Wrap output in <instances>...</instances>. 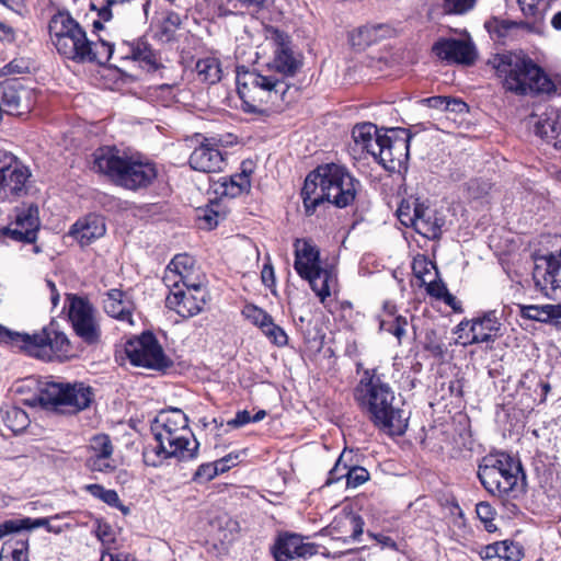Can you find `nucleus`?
<instances>
[{
  "instance_id": "774afa93",
  "label": "nucleus",
  "mask_w": 561,
  "mask_h": 561,
  "mask_svg": "<svg viewBox=\"0 0 561 561\" xmlns=\"http://www.w3.org/2000/svg\"><path fill=\"white\" fill-rule=\"evenodd\" d=\"M252 422V416L247 410L238 411L236 416L227 422V425L233 428H239Z\"/></svg>"
},
{
  "instance_id": "20e7f679",
  "label": "nucleus",
  "mask_w": 561,
  "mask_h": 561,
  "mask_svg": "<svg viewBox=\"0 0 561 561\" xmlns=\"http://www.w3.org/2000/svg\"><path fill=\"white\" fill-rule=\"evenodd\" d=\"M91 169L126 190L147 188L157 179L156 163L139 153H127L116 147H101L92 153Z\"/></svg>"
},
{
  "instance_id": "2eb2a0df",
  "label": "nucleus",
  "mask_w": 561,
  "mask_h": 561,
  "mask_svg": "<svg viewBox=\"0 0 561 561\" xmlns=\"http://www.w3.org/2000/svg\"><path fill=\"white\" fill-rule=\"evenodd\" d=\"M31 171L12 153L0 150V201H12L25 192Z\"/></svg>"
},
{
  "instance_id": "680f3d73",
  "label": "nucleus",
  "mask_w": 561,
  "mask_h": 561,
  "mask_svg": "<svg viewBox=\"0 0 561 561\" xmlns=\"http://www.w3.org/2000/svg\"><path fill=\"white\" fill-rule=\"evenodd\" d=\"M455 333L457 334L456 343L463 346L476 344L472 339L471 323L470 320L461 321L457 327Z\"/></svg>"
},
{
  "instance_id": "ddd939ff",
  "label": "nucleus",
  "mask_w": 561,
  "mask_h": 561,
  "mask_svg": "<svg viewBox=\"0 0 561 561\" xmlns=\"http://www.w3.org/2000/svg\"><path fill=\"white\" fill-rule=\"evenodd\" d=\"M205 275L193 256L176 254L165 268L163 283L168 288L184 287L199 293L205 285Z\"/></svg>"
},
{
  "instance_id": "1a4fd4ad",
  "label": "nucleus",
  "mask_w": 561,
  "mask_h": 561,
  "mask_svg": "<svg viewBox=\"0 0 561 561\" xmlns=\"http://www.w3.org/2000/svg\"><path fill=\"white\" fill-rule=\"evenodd\" d=\"M297 274L307 279L321 301L331 295L335 279L331 273L323 270L320 264L319 249L309 239H296L294 242Z\"/></svg>"
},
{
  "instance_id": "13d9d810",
  "label": "nucleus",
  "mask_w": 561,
  "mask_h": 561,
  "mask_svg": "<svg viewBox=\"0 0 561 561\" xmlns=\"http://www.w3.org/2000/svg\"><path fill=\"white\" fill-rule=\"evenodd\" d=\"M226 471V467H218L216 462L214 463H205L198 467L195 472V480H204L209 481L214 479L218 473H222Z\"/></svg>"
},
{
  "instance_id": "3c124183",
  "label": "nucleus",
  "mask_w": 561,
  "mask_h": 561,
  "mask_svg": "<svg viewBox=\"0 0 561 561\" xmlns=\"http://www.w3.org/2000/svg\"><path fill=\"white\" fill-rule=\"evenodd\" d=\"M424 350L430 352L435 357H440L444 355V344L438 339L436 331L428 330L425 333L424 337Z\"/></svg>"
},
{
  "instance_id": "72a5a7b5",
  "label": "nucleus",
  "mask_w": 561,
  "mask_h": 561,
  "mask_svg": "<svg viewBox=\"0 0 561 561\" xmlns=\"http://www.w3.org/2000/svg\"><path fill=\"white\" fill-rule=\"evenodd\" d=\"M22 94H26L24 89L19 90L13 84L0 85V105L4 106L2 111L11 115H23L25 110L28 111L30 107L21 103Z\"/></svg>"
},
{
  "instance_id": "338daca9",
  "label": "nucleus",
  "mask_w": 561,
  "mask_h": 561,
  "mask_svg": "<svg viewBox=\"0 0 561 561\" xmlns=\"http://www.w3.org/2000/svg\"><path fill=\"white\" fill-rule=\"evenodd\" d=\"M425 206L419 202V198L410 196L409 198H400L396 210H425Z\"/></svg>"
},
{
  "instance_id": "423d86ee",
  "label": "nucleus",
  "mask_w": 561,
  "mask_h": 561,
  "mask_svg": "<svg viewBox=\"0 0 561 561\" xmlns=\"http://www.w3.org/2000/svg\"><path fill=\"white\" fill-rule=\"evenodd\" d=\"M151 431L157 442L151 451L160 459L171 457L192 459L196 456L198 442L193 437L188 428V419L181 410L160 412Z\"/></svg>"
},
{
  "instance_id": "8fccbe9b",
  "label": "nucleus",
  "mask_w": 561,
  "mask_h": 561,
  "mask_svg": "<svg viewBox=\"0 0 561 561\" xmlns=\"http://www.w3.org/2000/svg\"><path fill=\"white\" fill-rule=\"evenodd\" d=\"M31 60L24 57L14 58L0 69L1 76L22 75L28 72Z\"/></svg>"
},
{
  "instance_id": "c756f323",
  "label": "nucleus",
  "mask_w": 561,
  "mask_h": 561,
  "mask_svg": "<svg viewBox=\"0 0 561 561\" xmlns=\"http://www.w3.org/2000/svg\"><path fill=\"white\" fill-rule=\"evenodd\" d=\"M122 50V59H133L141 61L150 68H157V57L150 45L142 41L137 39L133 43H124L119 48Z\"/></svg>"
},
{
  "instance_id": "58836bf2",
  "label": "nucleus",
  "mask_w": 561,
  "mask_h": 561,
  "mask_svg": "<svg viewBox=\"0 0 561 561\" xmlns=\"http://www.w3.org/2000/svg\"><path fill=\"white\" fill-rule=\"evenodd\" d=\"M85 490L95 499L101 500L107 505L118 508L124 515L129 514V508L119 500V496L115 490H107L101 484H88Z\"/></svg>"
},
{
  "instance_id": "412c9836",
  "label": "nucleus",
  "mask_w": 561,
  "mask_h": 561,
  "mask_svg": "<svg viewBox=\"0 0 561 561\" xmlns=\"http://www.w3.org/2000/svg\"><path fill=\"white\" fill-rule=\"evenodd\" d=\"M165 304L182 318H191L198 314L205 305V293L186 289L184 287L169 288Z\"/></svg>"
},
{
  "instance_id": "0e129e2a",
  "label": "nucleus",
  "mask_w": 561,
  "mask_h": 561,
  "mask_svg": "<svg viewBox=\"0 0 561 561\" xmlns=\"http://www.w3.org/2000/svg\"><path fill=\"white\" fill-rule=\"evenodd\" d=\"M479 556L484 561L501 560V542L497 541L482 547L479 551Z\"/></svg>"
},
{
  "instance_id": "a211bd4d",
  "label": "nucleus",
  "mask_w": 561,
  "mask_h": 561,
  "mask_svg": "<svg viewBox=\"0 0 561 561\" xmlns=\"http://www.w3.org/2000/svg\"><path fill=\"white\" fill-rule=\"evenodd\" d=\"M533 278L536 288L546 296L561 294V250L537 257Z\"/></svg>"
},
{
  "instance_id": "aec40b11",
  "label": "nucleus",
  "mask_w": 561,
  "mask_h": 561,
  "mask_svg": "<svg viewBox=\"0 0 561 561\" xmlns=\"http://www.w3.org/2000/svg\"><path fill=\"white\" fill-rule=\"evenodd\" d=\"M318 552V546L306 541L304 537L296 534H284L278 537L274 548L276 561H300L306 560Z\"/></svg>"
},
{
  "instance_id": "de8ad7c7",
  "label": "nucleus",
  "mask_w": 561,
  "mask_h": 561,
  "mask_svg": "<svg viewBox=\"0 0 561 561\" xmlns=\"http://www.w3.org/2000/svg\"><path fill=\"white\" fill-rule=\"evenodd\" d=\"M501 542V560L520 561L524 558V549L518 542L503 540Z\"/></svg>"
},
{
  "instance_id": "7ed1b4c3",
  "label": "nucleus",
  "mask_w": 561,
  "mask_h": 561,
  "mask_svg": "<svg viewBox=\"0 0 561 561\" xmlns=\"http://www.w3.org/2000/svg\"><path fill=\"white\" fill-rule=\"evenodd\" d=\"M354 399L378 430L392 436L405 433L409 417L396 403L392 388L375 370L364 371L354 389Z\"/></svg>"
},
{
  "instance_id": "ea45409f",
  "label": "nucleus",
  "mask_w": 561,
  "mask_h": 561,
  "mask_svg": "<svg viewBox=\"0 0 561 561\" xmlns=\"http://www.w3.org/2000/svg\"><path fill=\"white\" fill-rule=\"evenodd\" d=\"M16 401L23 405L35 408V379L32 377L15 382L13 387Z\"/></svg>"
},
{
  "instance_id": "6ab92c4d",
  "label": "nucleus",
  "mask_w": 561,
  "mask_h": 561,
  "mask_svg": "<svg viewBox=\"0 0 561 561\" xmlns=\"http://www.w3.org/2000/svg\"><path fill=\"white\" fill-rule=\"evenodd\" d=\"M432 50L439 59L454 64L469 66L477 59V50L470 39L440 38Z\"/></svg>"
},
{
  "instance_id": "e433bc0d",
  "label": "nucleus",
  "mask_w": 561,
  "mask_h": 561,
  "mask_svg": "<svg viewBox=\"0 0 561 561\" xmlns=\"http://www.w3.org/2000/svg\"><path fill=\"white\" fill-rule=\"evenodd\" d=\"M247 162H242L241 172L236 173L229 178L228 181L222 183V192L221 194L225 196L236 197L243 192H247L251 186L250 175L251 170L249 172L245 170Z\"/></svg>"
},
{
  "instance_id": "7c9ffc66",
  "label": "nucleus",
  "mask_w": 561,
  "mask_h": 561,
  "mask_svg": "<svg viewBox=\"0 0 561 561\" xmlns=\"http://www.w3.org/2000/svg\"><path fill=\"white\" fill-rule=\"evenodd\" d=\"M114 53V45L104 39L92 42L88 39L87 45L80 56L78 62H96L99 65H105Z\"/></svg>"
},
{
  "instance_id": "4c0bfd02",
  "label": "nucleus",
  "mask_w": 561,
  "mask_h": 561,
  "mask_svg": "<svg viewBox=\"0 0 561 561\" xmlns=\"http://www.w3.org/2000/svg\"><path fill=\"white\" fill-rule=\"evenodd\" d=\"M24 218L16 217L15 227L1 228V236L8 237L15 241H25L28 243L35 242V229L24 228V221H27L32 213H24Z\"/></svg>"
},
{
  "instance_id": "c85d7f7f",
  "label": "nucleus",
  "mask_w": 561,
  "mask_h": 561,
  "mask_svg": "<svg viewBox=\"0 0 561 561\" xmlns=\"http://www.w3.org/2000/svg\"><path fill=\"white\" fill-rule=\"evenodd\" d=\"M0 344L15 348L31 357L35 356V334L12 331L0 324Z\"/></svg>"
},
{
  "instance_id": "9d476101",
  "label": "nucleus",
  "mask_w": 561,
  "mask_h": 561,
  "mask_svg": "<svg viewBox=\"0 0 561 561\" xmlns=\"http://www.w3.org/2000/svg\"><path fill=\"white\" fill-rule=\"evenodd\" d=\"M50 41L58 54L78 62L79 57L87 45L85 30L76 21L69 12L59 11L54 14L48 24Z\"/></svg>"
},
{
  "instance_id": "0eeeda50",
  "label": "nucleus",
  "mask_w": 561,
  "mask_h": 561,
  "mask_svg": "<svg viewBox=\"0 0 561 561\" xmlns=\"http://www.w3.org/2000/svg\"><path fill=\"white\" fill-rule=\"evenodd\" d=\"M94 400L93 388L81 381L37 380V403L55 412L79 413Z\"/></svg>"
},
{
  "instance_id": "f704fd0d",
  "label": "nucleus",
  "mask_w": 561,
  "mask_h": 561,
  "mask_svg": "<svg viewBox=\"0 0 561 561\" xmlns=\"http://www.w3.org/2000/svg\"><path fill=\"white\" fill-rule=\"evenodd\" d=\"M0 414L5 426L14 434L22 433L31 424L30 415L16 405H4L0 409Z\"/></svg>"
},
{
  "instance_id": "37998d69",
  "label": "nucleus",
  "mask_w": 561,
  "mask_h": 561,
  "mask_svg": "<svg viewBox=\"0 0 561 561\" xmlns=\"http://www.w3.org/2000/svg\"><path fill=\"white\" fill-rule=\"evenodd\" d=\"M377 27L375 26H363L354 31L350 36L352 46L358 49L371 45L376 41Z\"/></svg>"
},
{
  "instance_id": "f03ea898",
  "label": "nucleus",
  "mask_w": 561,
  "mask_h": 561,
  "mask_svg": "<svg viewBox=\"0 0 561 561\" xmlns=\"http://www.w3.org/2000/svg\"><path fill=\"white\" fill-rule=\"evenodd\" d=\"M362 183L351 171L337 163L318 165L305 179L301 198L305 210L346 208L354 205Z\"/></svg>"
},
{
  "instance_id": "c9c22d12",
  "label": "nucleus",
  "mask_w": 561,
  "mask_h": 561,
  "mask_svg": "<svg viewBox=\"0 0 561 561\" xmlns=\"http://www.w3.org/2000/svg\"><path fill=\"white\" fill-rule=\"evenodd\" d=\"M195 71L198 80L207 84H215L222 77L220 60L211 56L198 59L195 65Z\"/></svg>"
},
{
  "instance_id": "4468645a",
  "label": "nucleus",
  "mask_w": 561,
  "mask_h": 561,
  "mask_svg": "<svg viewBox=\"0 0 561 561\" xmlns=\"http://www.w3.org/2000/svg\"><path fill=\"white\" fill-rule=\"evenodd\" d=\"M35 527L31 518L7 519L0 524V539L10 537L3 542L0 558L11 557L13 561H28V534Z\"/></svg>"
},
{
  "instance_id": "f8f14e48",
  "label": "nucleus",
  "mask_w": 561,
  "mask_h": 561,
  "mask_svg": "<svg viewBox=\"0 0 561 561\" xmlns=\"http://www.w3.org/2000/svg\"><path fill=\"white\" fill-rule=\"evenodd\" d=\"M125 353L135 366L163 369L171 364L156 336L150 332L128 340L125 344Z\"/></svg>"
},
{
  "instance_id": "6e6d98bb",
  "label": "nucleus",
  "mask_w": 561,
  "mask_h": 561,
  "mask_svg": "<svg viewBox=\"0 0 561 561\" xmlns=\"http://www.w3.org/2000/svg\"><path fill=\"white\" fill-rule=\"evenodd\" d=\"M561 130V126L559 123L552 118H548L546 121H540L537 124V133L546 138L551 139L559 136V133Z\"/></svg>"
},
{
  "instance_id": "a18cd8bd",
  "label": "nucleus",
  "mask_w": 561,
  "mask_h": 561,
  "mask_svg": "<svg viewBox=\"0 0 561 561\" xmlns=\"http://www.w3.org/2000/svg\"><path fill=\"white\" fill-rule=\"evenodd\" d=\"M91 456H112L113 445L110 437L105 434H99L92 437L90 442Z\"/></svg>"
},
{
  "instance_id": "5701e85b",
  "label": "nucleus",
  "mask_w": 561,
  "mask_h": 561,
  "mask_svg": "<svg viewBox=\"0 0 561 561\" xmlns=\"http://www.w3.org/2000/svg\"><path fill=\"white\" fill-rule=\"evenodd\" d=\"M103 308L111 318L129 327L135 325L134 313L136 306L128 293L117 288L106 291L103 299Z\"/></svg>"
},
{
  "instance_id": "6e6552de",
  "label": "nucleus",
  "mask_w": 561,
  "mask_h": 561,
  "mask_svg": "<svg viewBox=\"0 0 561 561\" xmlns=\"http://www.w3.org/2000/svg\"><path fill=\"white\" fill-rule=\"evenodd\" d=\"M522 471L519 462L510 455L501 453L483 459L478 477L484 489L500 499H507L514 492Z\"/></svg>"
},
{
  "instance_id": "473e14b6",
  "label": "nucleus",
  "mask_w": 561,
  "mask_h": 561,
  "mask_svg": "<svg viewBox=\"0 0 561 561\" xmlns=\"http://www.w3.org/2000/svg\"><path fill=\"white\" fill-rule=\"evenodd\" d=\"M413 215H416L413 228L419 234L427 239L439 238L444 219L438 217L437 213H413Z\"/></svg>"
},
{
  "instance_id": "052dcab7",
  "label": "nucleus",
  "mask_w": 561,
  "mask_h": 561,
  "mask_svg": "<svg viewBox=\"0 0 561 561\" xmlns=\"http://www.w3.org/2000/svg\"><path fill=\"white\" fill-rule=\"evenodd\" d=\"M88 466L91 470L100 472H108L115 468L112 456H90Z\"/></svg>"
},
{
  "instance_id": "bf43d9fd",
  "label": "nucleus",
  "mask_w": 561,
  "mask_h": 561,
  "mask_svg": "<svg viewBox=\"0 0 561 561\" xmlns=\"http://www.w3.org/2000/svg\"><path fill=\"white\" fill-rule=\"evenodd\" d=\"M344 455H341L336 460L334 467L330 470L327 484L339 482L341 479H347L350 466L343 460Z\"/></svg>"
},
{
  "instance_id": "cd10ccee",
  "label": "nucleus",
  "mask_w": 561,
  "mask_h": 561,
  "mask_svg": "<svg viewBox=\"0 0 561 561\" xmlns=\"http://www.w3.org/2000/svg\"><path fill=\"white\" fill-rule=\"evenodd\" d=\"M385 134H381L376 125L371 123H363L354 126L352 130V138L354 139L355 146L360 151H366L375 158L376 151L380 148L381 140Z\"/></svg>"
},
{
  "instance_id": "49530a36",
  "label": "nucleus",
  "mask_w": 561,
  "mask_h": 561,
  "mask_svg": "<svg viewBox=\"0 0 561 561\" xmlns=\"http://www.w3.org/2000/svg\"><path fill=\"white\" fill-rule=\"evenodd\" d=\"M527 30L530 31L531 26L526 22H515L511 20H495L493 31L497 33L500 37L510 36L515 30Z\"/></svg>"
},
{
  "instance_id": "393cba45",
  "label": "nucleus",
  "mask_w": 561,
  "mask_h": 561,
  "mask_svg": "<svg viewBox=\"0 0 561 561\" xmlns=\"http://www.w3.org/2000/svg\"><path fill=\"white\" fill-rule=\"evenodd\" d=\"M91 7L98 11L99 18L104 22L113 19L126 22L139 14L138 3L135 0H94Z\"/></svg>"
},
{
  "instance_id": "c03bdc74",
  "label": "nucleus",
  "mask_w": 561,
  "mask_h": 561,
  "mask_svg": "<svg viewBox=\"0 0 561 561\" xmlns=\"http://www.w3.org/2000/svg\"><path fill=\"white\" fill-rule=\"evenodd\" d=\"M242 314L261 330L264 329L267 323L273 320V318L265 310L254 305H247L242 310Z\"/></svg>"
},
{
  "instance_id": "b1692460",
  "label": "nucleus",
  "mask_w": 561,
  "mask_h": 561,
  "mask_svg": "<svg viewBox=\"0 0 561 561\" xmlns=\"http://www.w3.org/2000/svg\"><path fill=\"white\" fill-rule=\"evenodd\" d=\"M363 528L364 520L362 516L347 507L339 511L328 527L330 535L344 541L357 540L363 534Z\"/></svg>"
},
{
  "instance_id": "9b49d317",
  "label": "nucleus",
  "mask_w": 561,
  "mask_h": 561,
  "mask_svg": "<svg viewBox=\"0 0 561 561\" xmlns=\"http://www.w3.org/2000/svg\"><path fill=\"white\" fill-rule=\"evenodd\" d=\"M68 318L76 334L88 344H96L102 331L99 313L92 304L78 296H67Z\"/></svg>"
},
{
  "instance_id": "603ef678",
  "label": "nucleus",
  "mask_w": 561,
  "mask_h": 561,
  "mask_svg": "<svg viewBox=\"0 0 561 561\" xmlns=\"http://www.w3.org/2000/svg\"><path fill=\"white\" fill-rule=\"evenodd\" d=\"M234 8L249 12H261L268 8L272 0H228Z\"/></svg>"
},
{
  "instance_id": "dca6fc26",
  "label": "nucleus",
  "mask_w": 561,
  "mask_h": 561,
  "mask_svg": "<svg viewBox=\"0 0 561 561\" xmlns=\"http://www.w3.org/2000/svg\"><path fill=\"white\" fill-rule=\"evenodd\" d=\"M412 135L405 128H391L385 134L375 160L383 168L394 170L396 163L401 164L409 157Z\"/></svg>"
},
{
  "instance_id": "a19ab883",
  "label": "nucleus",
  "mask_w": 561,
  "mask_h": 561,
  "mask_svg": "<svg viewBox=\"0 0 561 561\" xmlns=\"http://www.w3.org/2000/svg\"><path fill=\"white\" fill-rule=\"evenodd\" d=\"M412 271L415 277L421 280V284L432 278V276H438V270L435 263L425 255H417L413 259Z\"/></svg>"
},
{
  "instance_id": "864d4df0",
  "label": "nucleus",
  "mask_w": 561,
  "mask_h": 561,
  "mask_svg": "<svg viewBox=\"0 0 561 561\" xmlns=\"http://www.w3.org/2000/svg\"><path fill=\"white\" fill-rule=\"evenodd\" d=\"M408 320L401 316L397 317L391 323L387 324L385 321L381 322V329L393 334L398 342L407 334Z\"/></svg>"
},
{
  "instance_id": "5fc2aeb1",
  "label": "nucleus",
  "mask_w": 561,
  "mask_h": 561,
  "mask_svg": "<svg viewBox=\"0 0 561 561\" xmlns=\"http://www.w3.org/2000/svg\"><path fill=\"white\" fill-rule=\"evenodd\" d=\"M369 479V472L363 467H350L346 486L355 489Z\"/></svg>"
},
{
  "instance_id": "f257e3e1",
  "label": "nucleus",
  "mask_w": 561,
  "mask_h": 561,
  "mask_svg": "<svg viewBox=\"0 0 561 561\" xmlns=\"http://www.w3.org/2000/svg\"><path fill=\"white\" fill-rule=\"evenodd\" d=\"M270 39L274 46V58L268 69L259 72L242 67L237 71V92L242 101V110L247 113L263 114L267 104L286 102L290 88L287 79L300 66L285 32L272 30Z\"/></svg>"
},
{
  "instance_id": "4be33fe9",
  "label": "nucleus",
  "mask_w": 561,
  "mask_h": 561,
  "mask_svg": "<svg viewBox=\"0 0 561 561\" xmlns=\"http://www.w3.org/2000/svg\"><path fill=\"white\" fill-rule=\"evenodd\" d=\"M188 162L192 169L205 173L221 172L226 165L224 153L208 139L193 150Z\"/></svg>"
},
{
  "instance_id": "2f4dec72",
  "label": "nucleus",
  "mask_w": 561,
  "mask_h": 561,
  "mask_svg": "<svg viewBox=\"0 0 561 561\" xmlns=\"http://www.w3.org/2000/svg\"><path fill=\"white\" fill-rule=\"evenodd\" d=\"M558 305H518L520 318L540 323L558 321Z\"/></svg>"
},
{
  "instance_id": "a878e982",
  "label": "nucleus",
  "mask_w": 561,
  "mask_h": 561,
  "mask_svg": "<svg viewBox=\"0 0 561 561\" xmlns=\"http://www.w3.org/2000/svg\"><path fill=\"white\" fill-rule=\"evenodd\" d=\"M106 231L105 220L99 213H88L71 228V234L82 244H89L93 240L104 236Z\"/></svg>"
},
{
  "instance_id": "79ce46f5",
  "label": "nucleus",
  "mask_w": 561,
  "mask_h": 561,
  "mask_svg": "<svg viewBox=\"0 0 561 561\" xmlns=\"http://www.w3.org/2000/svg\"><path fill=\"white\" fill-rule=\"evenodd\" d=\"M421 286H425L426 293L436 299H443L447 305H450L454 300V296L448 293V289L445 283L439 278L433 276L427 279L425 283L421 284Z\"/></svg>"
},
{
  "instance_id": "09e8293b",
  "label": "nucleus",
  "mask_w": 561,
  "mask_h": 561,
  "mask_svg": "<svg viewBox=\"0 0 561 561\" xmlns=\"http://www.w3.org/2000/svg\"><path fill=\"white\" fill-rule=\"evenodd\" d=\"M263 334L275 345L285 346L288 343V336L283 328L275 324L272 320L267 325L261 330Z\"/></svg>"
},
{
  "instance_id": "bb28decb",
  "label": "nucleus",
  "mask_w": 561,
  "mask_h": 561,
  "mask_svg": "<svg viewBox=\"0 0 561 561\" xmlns=\"http://www.w3.org/2000/svg\"><path fill=\"white\" fill-rule=\"evenodd\" d=\"M474 343L493 342L502 336V323L495 311H488L482 317L470 320Z\"/></svg>"
},
{
  "instance_id": "e2e57ef3",
  "label": "nucleus",
  "mask_w": 561,
  "mask_h": 561,
  "mask_svg": "<svg viewBox=\"0 0 561 561\" xmlns=\"http://www.w3.org/2000/svg\"><path fill=\"white\" fill-rule=\"evenodd\" d=\"M476 513L479 517V519L485 525V527L489 529L490 525L494 520L495 517V511L492 507V505L488 502H480L476 506Z\"/></svg>"
},
{
  "instance_id": "39448f33",
  "label": "nucleus",
  "mask_w": 561,
  "mask_h": 561,
  "mask_svg": "<svg viewBox=\"0 0 561 561\" xmlns=\"http://www.w3.org/2000/svg\"><path fill=\"white\" fill-rule=\"evenodd\" d=\"M493 68L505 91L516 95L550 94L556 84L528 55L505 53L494 56Z\"/></svg>"
},
{
  "instance_id": "4d7b16f0",
  "label": "nucleus",
  "mask_w": 561,
  "mask_h": 561,
  "mask_svg": "<svg viewBox=\"0 0 561 561\" xmlns=\"http://www.w3.org/2000/svg\"><path fill=\"white\" fill-rule=\"evenodd\" d=\"M476 0H444L446 13L462 14L474 7Z\"/></svg>"
},
{
  "instance_id": "f3484780",
  "label": "nucleus",
  "mask_w": 561,
  "mask_h": 561,
  "mask_svg": "<svg viewBox=\"0 0 561 561\" xmlns=\"http://www.w3.org/2000/svg\"><path fill=\"white\" fill-rule=\"evenodd\" d=\"M76 357V352L67 335L53 324L37 334V359L66 362Z\"/></svg>"
},
{
  "instance_id": "69168bd1",
  "label": "nucleus",
  "mask_w": 561,
  "mask_h": 561,
  "mask_svg": "<svg viewBox=\"0 0 561 561\" xmlns=\"http://www.w3.org/2000/svg\"><path fill=\"white\" fill-rule=\"evenodd\" d=\"M220 213H205L197 218L199 229L211 230L218 226Z\"/></svg>"
}]
</instances>
